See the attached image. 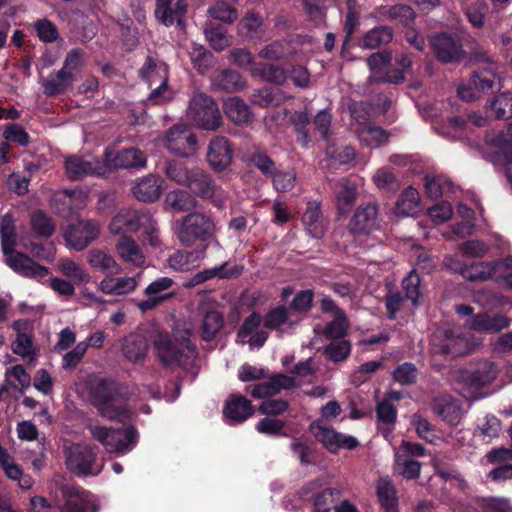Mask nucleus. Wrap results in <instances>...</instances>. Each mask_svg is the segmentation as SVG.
<instances>
[{"instance_id": "1", "label": "nucleus", "mask_w": 512, "mask_h": 512, "mask_svg": "<svg viewBox=\"0 0 512 512\" xmlns=\"http://www.w3.org/2000/svg\"><path fill=\"white\" fill-rule=\"evenodd\" d=\"M1 247L6 264L15 272L41 280L49 275V269L37 264L28 256L15 251L16 229L15 220L10 213L3 215L0 222Z\"/></svg>"}, {"instance_id": "2", "label": "nucleus", "mask_w": 512, "mask_h": 512, "mask_svg": "<svg viewBox=\"0 0 512 512\" xmlns=\"http://www.w3.org/2000/svg\"><path fill=\"white\" fill-rule=\"evenodd\" d=\"M474 61L483 64L466 84L458 87V95L464 101L480 98L494 88H501L498 65L487 51L479 49L474 53Z\"/></svg>"}, {"instance_id": "3", "label": "nucleus", "mask_w": 512, "mask_h": 512, "mask_svg": "<svg viewBox=\"0 0 512 512\" xmlns=\"http://www.w3.org/2000/svg\"><path fill=\"white\" fill-rule=\"evenodd\" d=\"M497 376V370L492 362L480 360L453 372V379L459 393L467 400H477L480 388L492 383Z\"/></svg>"}, {"instance_id": "4", "label": "nucleus", "mask_w": 512, "mask_h": 512, "mask_svg": "<svg viewBox=\"0 0 512 512\" xmlns=\"http://www.w3.org/2000/svg\"><path fill=\"white\" fill-rule=\"evenodd\" d=\"M189 337V330L177 333L173 338L166 333H156L153 336V345L160 362L167 367H175L184 365L192 359L195 348Z\"/></svg>"}, {"instance_id": "5", "label": "nucleus", "mask_w": 512, "mask_h": 512, "mask_svg": "<svg viewBox=\"0 0 512 512\" xmlns=\"http://www.w3.org/2000/svg\"><path fill=\"white\" fill-rule=\"evenodd\" d=\"M120 386L117 382L97 378L93 382L91 396L93 405L99 414L112 421H124L129 417V410L119 399Z\"/></svg>"}, {"instance_id": "6", "label": "nucleus", "mask_w": 512, "mask_h": 512, "mask_svg": "<svg viewBox=\"0 0 512 512\" xmlns=\"http://www.w3.org/2000/svg\"><path fill=\"white\" fill-rule=\"evenodd\" d=\"M172 228L179 242L186 247H191L198 241H210L216 231L213 219L200 212L189 213L174 221Z\"/></svg>"}, {"instance_id": "7", "label": "nucleus", "mask_w": 512, "mask_h": 512, "mask_svg": "<svg viewBox=\"0 0 512 512\" xmlns=\"http://www.w3.org/2000/svg\"><path fill=\"white\" fill-rule=\"evenodd\" d=\"M87 428L92 438L98 441L108 453L126 454L138 442V432L132 426L112 428L90 423Z\"/></svg>"}, {"instance_id": "8", "label": "nucleus", "mask_w": 512, "mask_h": 512, "mask_svg": "<svg viewBox=\"0 0 512 512\" xmlns=\"http://www.w3.org/2000/svg\"><path fill=\"white\" fill-rule=\"evenodd\" d=\"M187 114L204 130L215 131L222 125V116L217 104L202 92L194 93L189 102Z\"/></svg>"}, {"instance_id": "9", "label": "nucleus", "mask_w": 512, "mask_h": 512, "mask_svg": "<svg viewBox=\"0 0 512 512\" xmlns=\"http://www.w3.org/2000/svg\"><path fill=\"white\" fill-rule=\"evenodd\" d=\"M433 343L442 353L454 357L469 353L482 344L480 340L468 337L450 327L439 329L434 335Z\"/></svg>"}, {"instance_id": "10", "label": "nucleus", "mask_w": 512, "mask_h": 512, "mask_svg": "<svg viewBox=\"0 0 512 512\" xmlns=\"http://www.w3.org/2000/svg\"><path fill=\"white\" fill-rule=\"evenodd\" d=\"M351 116L354 120L351 123V128L362 144L370 148H377L388 141L389 135L385 130L367 122L362 104L355 105L351 109Z\"/></svg>"}, {"instance_id": "11", "label": "nucleus", "mask_w": 512, "mask_h": 512, "mask_svg": "<svg viewBox=\"0 0 512 512\" xmlns=\"http://www.w3.org/2000/svg\"><path fill=\"white\" fill-rule=\"evenodd\" d=\"M66 465L69 470L79 475H97L102 465L95 462L96 453L93 447L86 444H71L66 450Z\"/></svg>"}, {"instance_id": "12", "label": "nucleus", "mask_w": 512, "mask_h": 512, "mask_svg": "<svg viewBox=\"0 0 512 512\" xmlns=\"http://www.w3.org/2000/svg\"><path fill=\"white\" fill-rule=\"evenodd\" d=\"M164 145L171 153L190 157L196 153L197 140L186 125H175L166 134Z\"/></svg>"}, {"instance_id": "13", "label": "nucleus", "mask_w": 512, "mask_h": 512, "mask_svg": "<svg viewBox=\"0 0 512 512\" xmlns=\"http://www.w3.org/2000/svg\"><path fill=\"white\" fill-rule=\"evenodd\" d=\"M100 229L97 222L92 220H78L68 226L64 238L69 247L82 251L99 236Z\"/></svg>"}, {"instance_id": "14", "label": "nucleus", "mask_w": 512, "mask_h": 512, "mask_svg": "<svg viewBox=\"0 0 512 512\" xmlns=\"http://www.w3.org/2000/svg\"><path fill=\"white\" fill-rule=\"evenodd\" d=\"M149 221V212L134 209H122L111 220L108 230L113 235L127 236L136 233L143 223Z\"/></svg>"}, {"instance_id": "15", "label": "nucleus", "mask_w": 512, "mask_h": 512, "mask_svg": "<svg viewBox=\"0 0 512 512\" xmlns=\"http://www.w3.org/2000/svg\"><path fill=\"white\" fill-rule=\"evenodd\" d=\"M310 431L331 452H336L339 448L352 449L358 445L354 437L336 432L322 420L313 422L310 425Z\"/></svg>"}, {"instance_id": "16", "label": "nucleus", "mask_w": 512, "mask_h": 512, "mask_svg": "<svg viewBox=\"0 0 512 512\" xmlns=\"http://www.w3.org/2000/svg\"><path fill=\"white\" fill-rule=\"evenodd\" d=\"M145 164L146 158L144 154L135 148L123 149L119 152L107 149L104 161H102V165H105V174L113 169L142 168Z\"/></svg>"}, {"instance_id": "17", "label": "nucleus", "mask_w": 512, "mask_h": 512, "mask_svg": "<svg viewBox=\"0 0 512 512\" xmlns=\"http://www.w3.org/2000/svg\"><path fill=\"white\" fill-rule=\"evenodd\" d=\"M187 186L198 196L212 199L217 205H221L226 198L225 192L214 184L203 169L198 167L192 168V177Z\"/></svg>"}, {"instance_id": "18", "label": "nucleus", "mask_w": 512, "mask_h": 512, "mask_svg": "<svg viewBox=\"0 0 512 512\" xmlns=\"http://www.w3.org/2000/svg\"><path fill=\"white\" fill-rule=\"evenodd\" d=\"M105 165L100 160H89L79 156H70L65 159L66 176L71 180H79L88 175L104 176Z\"/></svg>"}, {"instance_id": "19", "label": "nucleus", "mask_w": 512, "mask_h": 512, "mask_svg": "<svg viewBox=\"0 0 512 512\" xmlns=\"http://www.w3.org/2000/svg\"><path fill=\"white\" fill-rule=\"evenodd\" d=\"M186 12V0H156L155 17L167 27L176 22L182 28Z\"/></svg>"}, {"instance_id": "20", "label": "nucleus", "mask_w": 512, "mask_h": 512, "mask_svg": "<svg viewBox=\"0 0 512 512\" xmlns=\"http://www.w3.org/2000/svg\"><path fill=\"white\" fill-rule=\"evenodd\" d=\"M378 209L374 203L360 205L353 214L349 229L354 234H368L377 228Z\"/></svg>"}, {"instance_id": "21", "label": "nucleus", "mask_w": 512, "mask_h": 512, "mask_svg": "<svg viewBox=\"0 0 512 512\" xmlns=\"http://www.w3.org/2000/svg\"><path fill=\"white\" fill-rule=\"evenodd\" d=\"M512 319L499 313H478L469 322V327L477 332L498 333L510 327Z\"/></svg>"}, {"instance_id": "22", "label": "nucleus", "mask_w": 512, "mask_h": 512, "mask_svg": "<svg viewBox=\"0 0 512 512\" xmlns=\"http://www.w3.org/2000/svg\"><path fill=\"white\" fill-rule=\"evenodd\" d=\"M207 161L216 171H222L232 162V149L225 137L217 136L210 141Z\"/></svg>"}, {"instance_id": "23", "label": "nucleus", "mask_w": 512, "mask_h": 512, "mask_svg": "<svg viewBox=\"0 0 512 512\" xmlns=\"http://www.w3.org/2000/svg\"><path fill=\"white\" fill-rule=\"evenodd\" d=\"M261 321L262 318L257 313H252L243 321L237 332V337L241 343H245L246 338L249 337L247 342L251 348H258L264 345L268 338V334L266 331L259 329Z\"/></svg>"}, {"instance_id": "24", "label": "nucleus", "mask_w": 512, "mask_h": 512, "mask_svg": "<svg viewBox=\"0 0 512 512\" xmlns=\"http://www.w3.org/2000/svg\"><path fill=\"white\" fill-rule=\"evenodd\" d=\"M208 244L190 251L178 250L167 258V265L174 271L186 272L197 267L206 256Z\"/></svg>"}, {"instance_id": "25", "label": "nucleus", "mask_w": 512, "mask_h": 512, "mask_svg": "<svg viewBox=\"0 0 512 512\" xmlns=\"http://www.w3.org/2000/svg\"><path fill=\"white\" fill-rule=\"evenodd\" d=\"M431 45L436 57L444 63L458 61L462 56L459 41L445 33L434 36L431 40Z\"/></svg>"}, {"instance_id": "26", "label": "nucleus", "mask_w": 512, "mask_h": 512, "mask_svg": "<svg viewBox=\"0 0 512 512\" xmlns=\"http://www.w3.org/2000/svg\"><path fill=\"white\" fill-rule=\"evenodd\" d=\"M224 416L230 425L244 422L254 413L250 401L241 394H235L226 401Z\"/></svg>"}, {"instance_id": "27", "label": "nucleus", "mask_w": 512, "mask_h": 512, "mask_svg": "<svg viewBox=\"0 0 512 512\" xmlns=\"http://www.w3.org/2000/svg\"><path fill=\"white\" fill-rule=\"evenodd\" d=\"M86 261L96 271L117 275L122 272V267L114 256L104 248L90 249L86 254Z\"/></svg>"}, {"instance_id": "28", "label": "nucleus", "mask_w": 512, "mask_h": 512, "mask_svg": "<svg viewBox=\"0 0 512 512\" xmlns=\"http://www.w3.org/2000/svg\"><path fill=\"white\" fill-rule=\"evenodd\" d=\"M432 409L443 421L452 426L458 425L464 415L460 403L450 395L436 398Z\"/></svg>"}, {"instance_id": "29", "label": "nucleus", "mask_w": 512, "mask_h": 512, "mask_svg": "<svg viewBox=\"0 0 512 512\" xmlns=\"http://www.w3.org/2000/svg\"><path fill=\"white\" fill-rule=\"evenodd\" d=\"M63 496L66 498L62 512H88L93 508L91 495L71 485L61 487Z\"/></svg>"}, {"instance_id": "30", "label": "nucleus", "mask_w": 512, "mask_h": 512, "mask_svg": "<svg viewBox=\"0 0 512 512\" xmlns=\"http://www.w3.org/2000/svg\"><path fill=\"white\" fill-rule=\"evenodd\" d=\"M119 258L132 266L141 268L145 266L146 257L139 244L129 236H122L115 245Z\"/></svg>"}, {"instance_id": "31", "label": "nucleus", "mask_w": 512, "mask_h": 512, "mask_svg": "<svg viewBox=\"0 0 512 512\" xmlns=\"http://www.w3.org/2000/svg\"><path fill=\"white\" fill-rule=\"evenodd\" d=\"M87 195L81 190L57 191L53 198V206L59 213H71L85 206Z\"/></svg>"}, {"instance_id": "32", "label": "nucleus", "mask_w": 512, "mask_h": 512, "mask_svg": "<svg viewBox=\"0 0 512 512\" xmlns=\"http://www.w3.org/2000/svg\"><path fill=\"white\" fill-rule=\"evenodd\" d=\"M163 191L162 181L155 175H147L139 179L132 187L136 199L142 202L156 201Z\"/></svg>"}, {"instance_id": "33", "label": "nucleus", "mask_w": 512, "mask_h": 512, "mask_svg": "<svg viewBox=\"0 0 512 512\" xmlns=\"http://www.w3.org/2000/svg\"><path fill=\"white\" fill-rule=\"evenodd\" d=\"M148 348V341L144 335L130 334L124 339L122 353L129 362L140 364L145 360Z\"/></svg>"}, {"instance_id": "34", "label": "nucleus", "mask_w": 512, "mask_h": 512, "mask_svg": "<svg viewBox=\"0 0 512 512\" xmlns=\"http://www.w3.org/2000/svg\"><path fill=\"white\" fill-rule=\"evenodd\" d=\"M302 221L307 232L314 238H321L325 232V223L321 213V205L317 201H309Z\"/></svg>"}, {"instance_id": "35", "label": "nucleus", "mask_w": 512, "mask_h": 512, "mask_svg": "<svg viewBox=\"0 0 512 512\" xmlns=\"http://www.w3.org/2000/svg\"><path fill=\"white\" fill-rule=\"evenodd\" d=\"M137 280L135 277H105L99 284L98 289L107 295H125L135 290Z\"/></svg>"}, {"instance_id": "36", "label": "nucleus", "mask_w": 512, "mask_h": 512, "mask_svg": "<svg viewBox=\"0 0 512 512\" xmlns=\"http://www.w3.org/2000/svg\"><path fill=\"white\" fill-rule=\"evenodd\" d=\"M156 76L161 78V82H158L156 87L150 92L147 102L152 105H160L169 102L174 97V92L168 86L169 71L168 67L159 66L156 71Z\"/></svg>"}, {"instance_id": "37", "label": "nucleus", "mask_w": 512, "mask_h": 512, "mask_svg": "<svg viewBox=\"0 0 512 512\" xmlns=\"http://www.w3.org/2000/svg\"><path fill=\"white\" fill-rule=\"evenodd\" d=\"M420 211V195L418 191L409 186L400 195L396 202L395 213L399 216H414Z\"/></svg>"}, {"instance_id": "38", "label": "nucleus", "mask_w": 512, "mask_h": 512, "mask_svg": "<svg viewBox=\"0 0 512 512\" xmlns=\"http://www.w3.org/2000/svg\"><path fill=\"white\" fill-rule=\"evenodd\" d=\"M196 207L194 197L183 190L170 191L164 200V209L172 212H186Z\"/></svg>"}, {"instance_id": "39", "label": "nucleus", "mask_w": 512, "mask_h": 512, "mask_svg": "<svg viewBox=\"0 0 512 512\" xmlns=\"http://www.w3.org/2000/svg\"><path fill=\"white\" fill-rule=\"evenodd\" d=\"M462 276L469 281H497L494 261L474 262L462 270Z\"/></svg>"}, {"instance_id": "40", "label": "nucleus", "mask_w": 512, "mask_h": 512, "mask_svg": "<svg viewBox=\"0 0 512 512\" xmlns=\"http://www.w3.org/2000/svg\"><path fill=\"white\" fill-rule=\"evenodd\" d=\"M487 118L477 114V113H471L468 115V120L465 121L459 117H453L448 120V126L443 128L442 130H438L437 132L447 136L456 138L458 137V132L465 130L468 124H473L477 127H482L487 124Z\"/></svg>"}, {"instance_id": "41", "label": "nucleus", "mask_w": 512, "mask_h": 512, "mask_svg": "<svg viewBox=\"0 0 512 512\" xmlns=\"http://www.w3.org/2000/svg\"><path fill=\"white\" fill-rule=\"evenodd\" d=\"M73 81L72 76L60 69L43 79L41 84L45 95L54 96L64 93Z\"/></svg>"}, {"instance_id": "42", "label": "nucleus", "mask_w": 512, "mask_h": 512, "mask_svg": "<svg viewBox=\"0 0 512 512\" xmlns=\"http://www.w3.org/2000/svg\"><path fill=\"white\" fill-rule=\"evenodd\" d=\"M377 14L380 18L389 19L405 26H408L415 17L413 9L403 4L379 7Z\"/></svg>"}, {"instance_id": "43", "label": "nucleus", "mask_w": 512, "mask_h": 512, "mask_svg": "<svg viewBox=\"0 0 512 512\" xmlns=\"http://www.w3.org/2000/svg\"><path fill=\"white\" fill-rule=\"evenodd\" d=\"M223 107L227 117L237 124H247L252 119L248 105L238 97L228 98Z\"/></svg>"}, {"instance_id": "44", "label": "nucleus", "mask_w": 512, "mask_h": 512, "mask_svg": "<svg viewBox=\"0 0 512 512\" xmlns=\"http://www.w3.org/2000/svg\"><path fill=\"white\" fill-rule=\"evenodd\" d=\"M377 497L386 512H398V499L395 487L388 478H381L376 484Z\"/></svg>"}, {"instance_id": "45", "label": "nucleus", "mask_w": 512, "mask_h": 512, "mask_svg": "<svg viewBox=\"0 0 512 512\" xmlns=\"http://www.w3.org/2000/svg\"><path fill=\"white\" fill-rule=\"evenodd\" d=\"M212 85L218 90L234 92L243 88L245 82L239 73L231 70H223L213 77Z\"/></svg>"}, {"instance_id": "46", "label": "nucleus", "mask_w": 512, "mask_h": 512, "mask_svg": "<svg viewBox=\"0 0 512 512\" xmlns=\"http://www.w3.org/2000/svg\"><path fill=\"white\" fill-rule=\"evenodd\" d=\"M238 0H218L208 9V14L224 23H232L238 18L236 5Z\"/></svg>"}, {"instance_id": "47", "label": "nucleus", "mask_w": 512, "mask_h": 512, "mask_svg": "<svg viewBox=\"0 0 512 512\" xmlns=\"http://www.w3.org/2000/svg\"><path fill=\"white\" fill-rule=\"evenodd\" d=\"M338 187L339 190L336 192L337 208L341 214H346L356 200V186L346 179H341L338 182Z\"/></svg>"}, {"instance_id": "48", "label": "nucleus", "mask_w": 512, "mask_h": 512, "mask_svg": "<svg viewBox=\"0 0 512 512\" xmlns=\"http://www.w3.org/2000/svg\"><path fill=\"white\" fill-rule=\"evenodd\" d=\"M424 186L426 193L430 198H438L441 196H447L454 194L457 187L447 178L443 176L438 177H426L424 179Z\"/></svg>"}, {"instance_id": "49", "label": "nucleus", "mask_w": 512, "mask_h": 512, "mask_svg": "<svg viewBox=\"0 0 512 512\" xmlns=\"http://www.w3.org/2000/svg\"><path fill=\"white\" fill-rule=\"evenodd\" d=\"M223 316L218 311H209L204 315L200 327V335L204 341H210L216 337L223 327Z\"/></svg>"}, {"instance_id": "50", "label": "nucleus", "mask_w": 512, "mask_h": 512, "mask_svg": "<svg viewBox=\"0 0 512 512\" xmlns=\"http://www.w3.org/2000/svg\"><path fill=\"white\" fill-rule=\"evenodd\" d=\"M58 268L63 275L73 279L77 283L85 284L90 281L91 277L88 271L72 259H61L58 262Z\"/></svg>"}, {"instance_id": "51", "label": "nucleus", "mask_w": 512, "mask_h": 512, "mask_svg": "<svg viewBox=\"0 0 512 512\" xmlns=\"http://www.w3.org/2000/svg\"><path fill=\"white\" fill-rule=\"evenodd\" d=\"M227 268V262L222 263L219 266L205 269L203 271L198 272L193 277V282L195 284L203 283L209 279L218 277V278H230L241 273V270L237 266H233L230 269Z\"/></svg>"}, {"instance_id": "52", "label": "nucleus", "mask_w": 512, "mask_h": 512, "mask_svg": "<svg viewBox=\"0 0 512 512\" xmlns=\"http://www.w3.org/2000/svg\"><path fill=\"white\" fill-rule=\"evenodd\" d=\"M393 38V31L388 26H380L370 30L363 38L364 48H377L380 45L389 43Z\"/></svg>"}, {"instance_id": "53", "label": "nucleus", "mask_w": 512, "mask_h": 512, "mask_svg": "<svg viewBox=\"0 0 512 512\" xmlns=\"http://www.w3.org/2000/svg\"><path fill=\"white\" fill-rule=\"evenodd\" d=\"M391 60H392V54L387 51L377 52V53L372 54L367 59V64L372 73L371 78H374L377 81L383 82V80L380 79V76H386V73L388 71L385 72V70L389 66Z\"/></svg>"}, {"instance_id": "54", "label": "nucleus", "mask_w": 512, "mask_h": 512, "mask_svg": "<svg viewBox=\"0 0 512 512\" xmlns=\"http://www.w3.org/2000/svg\"><path fill=\"white\" fill-rule=\"evenodd\" d=\"M271 176L273 187L277 192L291 191L296 185L297 174L294 169L277 170Z\"/></svg>"}, {"instance_id": "55", "label": "nucleus", "mask_w": 512, "mask_h": 512, "mask_svg": "<svg viewBox=\"0 0 512 512\" xmlns=\"http://www.w3.org/2000/svg\"><path fill=\"white\" fill-rule=\"evenodd\" d=\"M204 33L210 45L217 51H222L231 44L224 29L213 23L206 24Z\"/></svg>"}, {"instance_id": "56", "label": "nucleus", "mask_w": 512, "mask_h": 512, "mask_svg": "<svg viewBox=\"0 0 512 512\" xmlns=\"http://www.w3.org/2000/svg\"><path fill=\"white\" fill-rule=\"evenodd\" d=\"M167 178L180 185L187 186L192 177V169H188L182 162L171 161L165 167Z\"/></svg>"}, {"instance_id": "57", "label": "nucleus", "mask_w": 512, "mask_h": 512, "mask_svg": "<svg viewBox=\"0 0 512 512\" xmlns=\"http://www.w3.org/2000/svg\"><path fill=\"white\" fill-rule=\"evenodd\" d=\"M490 107L496 118H512V93L504 92L499 94L492 100Z\"/></svg>"}, {"instance_id": "58", "label": "nucleus", "mask_w": 512, "mask_h": 512, "mask_svg": "<svg viewBox=\"0 0 512 512\" xmlns=\"http://www.w3.org/2000/svg\"><path fill=\"white\" fill-rule=\"evenodd\" d=\"M159 66L168 67L163 61L148 56L143 66L139 70L140 78L150 87H152L154 84H157L158 82H161V78L156 76V71L158 70Z\"/></svg>"}, {"instance_id": "59", "label": "nucleus", "mask_w": 512, "mask_h": 512, "mask_svg": "<svg viewBox=\"0 0 512 512\" xmlns=\"http://www.w3.org/2000/svg\"><path fill=\"white\" fill-rule=\"evenodd\" d=\"M396 63L401 67V70H391L386 73V76H380L383 82L399 84L405 80L404 73L412 66L411 56L399 54L396 56Z\"/></svg>"}, {"instance_id": "60", "label": "nucleus", "mask_w": 512, "mask_h": 512, "mask_svg": "<svg viewBox=\"0 0 512 512\" xmlns=\"http://www.w3.org/2000/svg\"><path fill=\"white\" fill-rule=\"evenodd\" d=\"M349 323L344 313H338L332 321L328 322L324 329L323 334L329 339H339L346 335Z\"/></svg>"}, {"instance_id": "61", "label": "nucleus", "mask_w": 512, "mask_h": 512, "mask_svg": "<svg viewBox=\"0 0 512 512\" xmlns=\"http://www.w3.org/2000/svg\"><path fill=\"white\" fill-rule=\"evenodd\" d=\"M174 281L169 277H161L150 283L146 289L145 294L153 297H158L159 302H164L172 295L167 291L172 287Z\"/></svg>"}, {"instance_id": "62", "label": "nucleus", "mask_w": 512, "mask_h": 512, "mask_svg": "<svg viewBox=\"0 0 512 512\" xmlns=\"http://www.w3.org/2000/svg\"><path fill=\"white\" fill-rule=\"evenodd\" d=\"M32 228L40 236L49 237L55 230L52 219L42 211H36L31 216Z\"/></svg>"}, {"instance_id": "63", "label": "nucleus", "mask_w": 512, "mask_h": 512, "mask_svg": "<svg viewBox=\"0 0 512 512\" xmlns=\"http://www.w3.org/2000/svg\"><path fill=\"white\" fill-rule=\"evenodd\" d=\"M286 98L280 88H263L255 95L254 100L261 106H277Z\"/></svg>"}, {"instance_id": "64", "label": "nucleus", "mask_w": 512, "mask_h": 512, "mask_svg": "<svg viewBox=\"0 0 512 512\" xmlns=\"http://www.w3.org/2000/svg\"><path fill=\"white\" fill-rule=\"evenodd\" d=\"M497 153L503 158L512 155V125L501 131L493 140Z\"/></svg>"}]
</instances>
